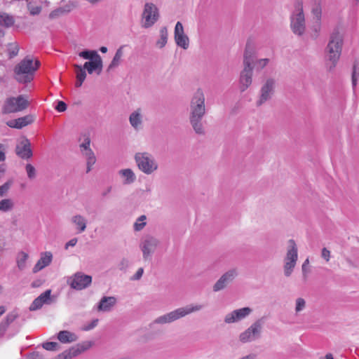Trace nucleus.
I'll use <instances>...</instances> for the list:
<instances>
[{
    "label": "nucleus",
    "instance_id": "f257e3e1",
    "mask_svg": "<svg viewBox=\"0 0 359 359\" xmlns=\"http://www.w3.org/2000/svg\"><path fill=\"white\" fill-rule=\"evenodd\" d=\"M205 95L201 88H198L194 93L189 105V122L197 135H204L205 133L203 123V118L206 113Z\"/></svg>",
    "mask_w": 359,
    "mask_h": 359
},
{
    "label": "nucleus",
    "instance_id": "f03ea898",
    "mask_svg": "<svg viewBox=\"0 0 359 359\" xmlns=\"http://www.w3.org/2000/svg\"><path fill=\"white\" fill-rule=\"evenodd\" d=\"M343 37L338 30H334L330 35L328 43L325 49V55L327 60L326 67L329 72H332L336 67L340 58Z\"/></svg>",
    "mask_w": 359,
    "mask_h": 359
},
{
    "label": "nucleus",
    "instance_id": "7ed1b4c3",
    "mask_svg": "<svg viewBox=\"0 0 359 359\" xmlns=\"http://www.w3.org/2000/svg\"><path fill=\"white\" fill-rule=\"evenodd\" d=\"M41 63L38 60H34L30 56H26L14 68L15 79L21 83H30L34 79L36 71Z\"/></svg>",
    "mask_w": 359,
    "mask_h": 359
},
{
    "label": "nucleus",
    "instance_id": "20e7f679",
    "mask_svg": "<svg viewBox=\"0 0 359 359\" xmlns=\"http://www.w3.org/2000/svg\"><path fill=\"white\" fill-rule=\"evenodd\" d=\"M255 57V51L249 45L247 44L243 55L244 68L240 75V90L241 92L245 91L252 82L253 74V60Z\"/></svg>",
    "mask_w": 359,
    "mask_h": 359
},
{
    "label": "nucleus",
    "instance_id": "39448f33",
    "mask_svg": "<svg viewBox=\"0 0 359 359\" xmlns=\"http://www.w3.org/2000/svg\"><path fill=\"white\" fill-rule=\"evenodd\" d=\"M203 308V305L201 304H189L184 307L178 308L174 311L156 318L151 323V325L154 324H167L172 323L190 313L199 311Z\"/></svg>",
    "mask_w": 359,
    "mask_h": 359
},
{
    "label": "nucleus",
    "instance_id": "423d86ee",
    "mask_svg": "<svg viewBox=\"0 0 359 359\" xmlns=\"http://www.w3.org/2000/svg\"><path fill=\"white\" fill-rule=\"evenodd\" d=\"M298 260V248L293 239L288 241L286 255L283 259L284 275L289 277L292 273Z\"/></svg>",
    "mask_w": 359,
    "mask_h": 359
},
{
    "label": "nucleus",
    "instance_id": "0eeeda50",
    "mask_svg": "<svg viewBox=\"0 0 359 359\" xmlns=\"http://www.w3.org/2000/svg\"><path fill=\"white\" fill-rule=\"evenodd\" d=\"M290 28L292 32L298 36H302L305 32L306 23L302 2L298 1L295 4V10L290 16Z\"/></svg>",
    "mask_w": 359,
    "mask_h": 359
},
{
    "label": "nucleus",
    "instance_id": "6e6552de",
    "mask_svg": "<svg viewBox=\"0 0 359 359\" xmlns=\"http://www.w3.org/2000/svg\"><path fill=\"white\" fill-rule=\"evenodd\" d=\"M264 324V318L263 317L256 320L248 329L239 334L240 341L245 344L259 339L262 335Z\"/></svg>",
    "mask_w": 359,
    "mask_h": 359
},
{
    "label": "nucleus",
    "instance_id": "1a4fd4ad",
    "mask_svg": "<svg viewBox=\"0 0 359 359\" xmlns=\"http://www.w3.org/2000/svg\"><path fill=\"white\" fill-rule=\"evenodd\" d=\"M135 159L139 169L146 174H151L158 168L153 156L147 152L137 153Z\"/></svg>",
    "mask_w": 359,
    "mask_h": 359
},
{
    "label": "nucleus",
    "instance_id": "9d476101",
    "mask_svg": "<svg viewBox=\"0 0 359 359\" xmlns=\"http://www.w3.org/2000/svg\"><path fill=\"white\" fill-rule=\"evenodd\" d=\"M143 22L142 27L149 28L152 27L159 19L158 8L153 3H146L142 14Z\"/></svg>",
    "mask_w": 359,
    "mask_h": 359
},
{
    "label": "nucleus",
    "instance_id": "9b49d317",
    "mask_svg": "<svg viewBox=\"0 0 359 359\" xmlns=\"http://www.w3.org/2000/svg\"><path fill=\"white\" fill-rule=\"evenodd\" d=\"M28 106V102L22 95L7 98L2 108V113L7 114L21 111Z\"/></svg>",
    "mask_w": 359,
    "mask_h": 359
},
{
    "label": "nucleus",
    "instance_id": "f8f14e48",
    "mask_svg": "<svg viewBox=\"0 0 359 359\" xmlns=\"http://www.w3.org/2000/svg\"><path fill=\"white\" fill-rule=\"evenodd\" d=\"M276 81L269 78L262 86L259 90V99L256 102L257 107L262 106L264 103L271 100L274 94Z\"/></svg>",
    "mask_w": 359,
    "mask_h": 359
},
{
    "label": "nucleus",
    "instance_id": "ddd939ff",
    "mask_svg": "<svg viewBox=\"0 0 359 359\" xmlns=\"http://www.w3.org/2000/svg\"><path fill=\"white\" fill-rule=\"evenodd\" d=\"M158 243V240L151 236H146L142 239L140 248L142 252V257L144 260L151 259Z\"/></svg>",
    "mask_w": 359,
    "mask_h": 359
},
{
    "label": "nucleus",
    "instance_id": "4468645a",
    "mask_svg": "<svg viewBox=\"0 0 359 359\" xmlns=\"http://www.w3.org/2000/svg\"><path fill=\"white\" fill-rule=\"evenodd\" d=\"M91 282L92 277L81 272L76 273L67 280V283L71 287L77 290H81L88 287L90 285Z\"/></svg>",
    "mask_w": 359,
    "mask_h": 359
},
{
    "label": "nucleus",
    "instance_id": "2eb2a0df",
    "mask_svg": "<svg viewBox=\"0 0 359 359\" xmlns=\"http://www.w3.org/2000/svg\"><path fill=\"white\" fill-rule=\"evenodd\" d=\"M238 276L236 269H231L224 273L214 284L212 290L214 292H219L224 290Z\"/></svg>",
    "mask_w": 359,
    "mask_h": 359
},
{
    "label": "nucleus",
    "instance_id": "dca6fc26",
    "mask_svg": "<svg viewBox=\"0 0 359 359\" xmlns=\"http://www.w3.org/2000/svg\"><path fill=\"white\" fill-rule=\"evenodd\" d=\"M90 139L88 137H86L84 140V142L80 144L81 152L86 158L87 172L90 171L92 166L96 162L95 154L93 151V150L90 148Z\"/></svg>",
    "mask_w": 359,
    "mask_h": 359
},
{
    "label": "nucleus",
    "instance_id": "f3484780",
    "mask_svg": "<svg viewBox=\"0 0 359 359\" xmlns=\"http://www.w3.org/2000/svg\"><path fill=\"white\" fill-rule=\"evenodd\" d=\"M252 312L250 307H244L239 309L233 310L232 312L227 313L224 317V322L227 324L235 323L245 319Z\"/></svg>",
    "mask_w": 359,
    "mask_h": 359
},
{
    "label": "nucleus",
    "instance_id": "a211bd4d",
    "mask_svg": "<svg viewBox=\"0 0 359 359\" xmlns=\"http://www.w3.org/2000/svg\"><path fill=\"white\" fill-rule=\"evenodd\" d=\"M174 38L176 44L187 50L189 46V37L184 34V27L180 22H177L175 27Z\"/></svg>",
    "mask_w": 359,
    "mask_h": 359
},
{
    "label": "nucleus",
    "instance_id": "6ab92c4d",
    "mask_svg": "<svg viewBox=\"0 0 359 359\" xmlns=\"http://www.w3.org/2000/svg\"><path fill=\"white\" fill-rule=\"evenodd\" d=\"M51 290H47L36 297L29 306L30 311H36L40 309L44 304H50Z\"/></svg>",
    "mask_w": 359,
    "mask_h": 359
},
{
    "label": "nucleus",
    "instance_id": "aec40b11",
    "mask_svg": "<svg viewBox=\"0 0 359 359\" xmlns=\"http://www.w3.org/2000/svg\"><path fill=\"white\" fill-rule=\"evenodd\" d=\"M16 154L22 158L27 159L32 156V151L31 144L27 139L22 140L20 144L16 146Z\"/></svg>",
    "mask_w": 359,
    "mask_h": 359
},
{
    "label": "nucleus",
    "instance_id": "412c9836",
    "mask_svg": "<svg viewBox=\"0 0 359 359\" xmlns=\"http://www.w3.org/2000/svg\"><path fill=\"white\" fill-rule=\"evenodd\" d=\"M33 121V116L32 115H27L18 118L10 120L6 123V124L10 128L21 129L22 128L31 124Z\"/></svg>",
    "mask_w": 359,
    "mask_h": 359
},
{
    "label": "nucleus",
    "instance_id": "4be33fe9",
    "mask_svg": "<svg viewBox=\"0 0 359 359\" xmlns=\"http://www.w3.org/2000/svg\"><path fill=\"white\" fill-rule=\"evenodd\" d=\"M97 57L92 61L86 62L83 65V68L86 69L88 74H92L93 72H96L97 74H100L102 69V60L100 55H96Z\"/></svg>",
    "mask_w": 359,
    "mask_h": 359
},
{
    "label": "nucleus",
    "instance_id": "5701e85b",
    "mask_svg": "<svg viewBox=\"0 0 359 359\" xmlns=\"http://www.w3.org/2000/svg\"><path fill=\"white\" fill-rule=\"evenodd\" d=\"M53 255L50 252H45L41 254V257L33 268V272L37 273L48 266L52 262Z\"/></svg>",
    "mask_w": 359,
    "mask_h": 359
},
{
    "label": "nucleus",
    "instance_id": "b1692460",
    "mask_svg": "<svg viewBox=\"0 0 359 359\" xmlns=\"http://www.w3.org/2000/svg\"><path fill=\"white\" fill-rule=\"evenodd\" d=\"M87 348L84 347L83 345H76L59 354L57 359H72V358L81 354Z\"/></svg>",
    "mask_w": 359,
    "mask_h": 359
},
{
    "label": "nucleus",
    "instance_id": "393cba45",
    "mask_svg": "<svg viewBox=\"0 0 359 359\" xmlns=\"http://www.w3.org/2000/svg\"><path fill=\"white\" fill-rule=\"evenodd\" d=\"M116 303V299L114 297H103L97 305V310L103 312L109 311Z\"/></svg>",
    "mask_w": 359,
    "mask_h": 359
},
{
    "label": "nucleus",
    "instance_id": "a878e982",
    "mask_svg": "<svg viewBox=\"0 0 359 359\" xmlns=\"http://www.w3.org/2000/svg\"><path fill=\"white\" fill-rule=\"evenodd\" d=\"M72 223L76 226L77 233H81L86 231L87 219L81 215L77 214L72 217Z\"/></svg>",
    "mask_w": 359,
    "mask_h": 359
},
{
    "label": "nucleus",
    "instance_id": "bb28decb",
    "mask_svg": "<svg viewBox=\"0 0 359 359\" xmlns=\"http://www.w3.org/2000/svg\"><path fill=\"white\" fill-rule=\"evenodd\" d=\"M18 318V314L15 312L9 313L5 320L0 323V337L3 336L9 325L13 323Z\"/></svg>",
    "mask_w": 359,
    "mask_h": 359
},
{
    "label": "nucleus",
    "instance_id": "cd10ccee",
    "mask_svg": "<svg viewBox=\"0 0 359 359\" xmlns=\"http://www.w3.org/2000/svg\"><path fill=\"white\" fill-rule=\"evenodd\" d=\"M14 24V19L12 16L6 14H0V39L4 36V32L2 29V26L9 27Z\"/></svg>",
    "mask_w": 359,
    "mask_h": 359
},
{
    "label": "nucleus",
    "instance_id": "c85d7f7f",
    "mask_svg": "<svg viewBox=\"0 0 359 359\" xmlns=\"http://www.w3.org/2000/svg\"><path fill=\"white\" fill-rule=\"evenodd\" d=\"M129 121L130 125L136 130L140 128L142 124V116L140 110L137 109L130 114L129 116Z\"/></svg>",
    "mask_w": 359,
    "mask_h": 359
},
{
    "label": "nucleus",
    "instance_id": "c756f323",
    "mask_svg": "<svg viewBox=\"0 0 359 359\" xmlns=\"http://www.w3.org/2000/svg\"><path fill=\"white\" fill-rule=\"evenodd\" d=\"M57 339L61 343L66 344L75 341L77 338L75 334L69 331L63 330L57 334Z\"/></svg>",
    "mask_w": 359,
    "mask_h": 359
},
{
    "label": "nucleus",
    "instance_id": "7c9ffc66",
    "mask_svg": "<svg viewBox=\"0 0 359 359\" xmlns=\"http://www.w3.org/2000/svg\"><path fill=\"white\" fill-rule=\"evenodd\" d=\"M76 74V87L79 88L82 86L83 82L86 78V69L79 65H74Z\"/></svg>",
    "mask_w": 359,
    "mask_h": 359
},
{
    "label": "nucleus",
    "instance_id": "2f4dec72",
    "mask_svg": "<svg viewBox=\"0 0 359 359\" xmlns=\"http://www.w3.org/2000/svg\"><path fill=\"white\" fill-rule=\"evenodd\" d=\"M29 258V255L24 251H20L17 254L16 256V264L20 271L24 270L27 266V261Z\"/></svg>",
    "mask_w": 359,
    "mask_h": 359
},
{
    "label": "nucleus",
    "instance_id": "473e14b6",
    "mask_svg": "<svg viewBox=\"0 0 359 359\" xmlns=\"http://www.w3.org/2000/svg\"><path fill=\"white\" fill-rule=\"evenodd\" d=\"M160 39L156 41V46L159 48H163L167 43L168 33L166 27H163L159 31Z\"/></svg>",
    "mask_w": 359,
    "mask_h": 359
},
{
    "label": "nucleus",
    "instance_id": "72a5a7b5",
    "mask_svg": "<svg viewBox=\"0 0 359 359\" xmlns=\"http://www.w3.org/2000/svg\"><path fill=\"white\" fill-rule=\"evenodd\" d=\"M19 46L17 43H11L8 45L7 53L9 58H13L18 55Z\"/></svg>",
    "mask_w": 359,
    "mask_h": 359
},
{
    "label": "nucleus",
    "instance_id": "f704fd0d",
    "mask_svg": "<svg viewBox=\"0 0 359 359\" xmlns=\"http://www.w3.org/2000/svg\"><path fill=\"white\" fill-rule=\"evenodd\" d=\"M96 55H98L97 51L89 50H85L79 53V55L81 57H83V59H86V60H89L90 61H92L93 60L96 58V57H97Z\"/></svg>",
    "mask_w": 359,
    "mask_h": 359
},
{
    "label": "nucleus",
    "instance_id": "c9c22d12",
    "mask_svg": "<svg viewBox=\"0 0 359 359\" xmlns=\"http://www.w3.org/2000/svg\"><path fill=\"white\" fill-rule=\"evenodd\" d=\"M255 57L253 60L252 67L253 68L255 67L257 70H261L264 69L270 61L268 58L259 59L255 61Z\"/></svg>",
    "mask_w": 359,
    "mask_h": 359
},
{
    "label": "nucleus",
    "instance_id": "e433bc0d",
    "mask_svg": "<svg viewBox=\"0 0 359 359\" xmlns=\"http://www.w3.org/2000/svg\"><path fill=\"white\" fill-rule=\"evenodd\" d=\"M321 0H314L315 6L312 8V13L316 18L317 20H320L321 18L322 10L320 6Z\"/></svg>",
    "mask_w": 359,
    "mask_h": 359
},
{
    "label": "nucleus",
    "instance_id": "4c0bfd02",
    "mask_svg": "<svg viewBox=\"0 0 359 359\" xmlns=\"http://www.w3.org/2000/svg\"><path fill=\"white\" fill-rule=\"evenodd\" d=\"M118 173H119L120 176L121 177L125 178V180H135V173L130 168L120 170L118 171Z\"/></svg>",
    "mask_w": 359,
    "mask_h": 359
},
{
    "label": "nucleus",
    "instance_id": "58836bf2",
    "mask_svg": "<svg viewBox=\"0 0 359 359\" xmlns=\"http://www.w3.org/2000/svg\"><path fill=\"white\" fill-rule=\"evenodd\" d=\"M146 219L145 215H141L137 218L133 226L135 231H141L146 226Z\"/></svg>",
    "mask_w": 359,
    "mask_h": 359
},
{
    "label": "nucleus",
    "instance_id": "ea45409f",
    "mask_svg": "<svg viewBox=\"0 0 359 359\" xmlns=\"http://www.w3.org/2000/svg\"><path fill=\"white\" fill-rule=\"evenodd\" d=\"M13 203L11 199H3L0 201V210L6 212L13 208Z\"/></svg>",
    "mask_w": 359,
    "mask_h": 359
},
{
    "label": "nucleus",
    "instance_id": "a19ab883",
    "mask_svg": "<svg viewBox=\"0 0 359 359\" xmlns=\"http://www.w3.org/2000/svg\"><path fill=\"white\" fill-rule=\"evenodd\" d=\"M306 308V301L302 297H299L295 301V312L298 313Z\"/></svg>",
    "mask_w": 359,
    "mask_h": 359
},
{
    "label": "nucleus",
    "instance_id": "79ce46f5",
    "mask_svg": "<svg viewBox=\"0 0 359 359\" xmlns=\"http://www.w3.org/2000/svg\"><path fill=\"white\" fill-rule=\"evenodd\" d=\"M44 349L47 351H56L58 349L59 344L57 342H45L42 344Z\"/></svg>",
    "mask_w": 359,
    "mask_h": 359
},
{
    "label": "nucleus",
    "instance_id": "37998d69",
    "mask_svg": "<svg viewBox=\"0 0 359 359\" xmlns=\"http://www.w3.org/2000/svg\"><path fill=\"white\" fill-rule=\"evenodd\" d=\"M13 181H6L2 186L0 187V196H4L6 195L8 191L12 186Z\"/></svg>",
    "mask_w": 359,
    "mask_h": 359
},
{
    "label": "nucleus",
    "instance_id": "c03bdc74",
    "mask_svg": "<svg viewBox=\"0 0 359 359\" xmlns=\"http://www.w3.org/2000/svg\"><path fill=\"white\" fill-rule=\"evenodd\" d=\"M309 264V258H306L302 266V274H303L304 279L307 278L308 274L310 272Z\"/></svg>",
    "mask_w": 359,
    "mask_h": 359
},
{
    "label": "nucleus",
    "instance_id": "a18cd8bd",
    "mask_svg": "<svg viewBox=\"0 0 359 359\" xmlns=\"http://www.w3.org/2000/svg\"><path fill=\"white\" fill-rule=\"evenodd\" d=\"M26 172L29 178L32 179L36 177V169L31 164H27Z\"/></svg>",
    "mask_w": 359,
    "mask_h": 359
},
{
    "label": "nucleus",
    "instance_id": "49530a36",
    "mask_svg": "<svg viewBox=\"0 0 359 359\" xmlns=\"http://www.w3.org/2000/svg\"><path fill=\"white\" fill-rule=\"evenodd\" d=\"M67 104L63 101H57V104L55 107V110L59 112H63L67 109Z\"/></svg>",
    "mask_w": 359,
    "mask_h": 359
},
{
    "label": "nucleus",
    "instance_id": "de8ad7c7",
    "mask_svg": "<svg viewBox=\"0 0 359 359\" xmlns=\"http://www.w3.org/2000/svg\"><path fill=\"white\" fill-rule=\"evenodd\" d=\"M129 266V261L126 258H123L118 263V267L120 270L124 271Z\"/></svg>",
    "mask_w": 359,
    "mask_h": 359
},
{
    "label": "nucleus",
    "instance_id": "09e8293b",
    "mask_svg": "<svg viewBox=\"0 0 359 359\" xmlns=\"http://www.w3.org/2000/svg\"><path fill=\"white\" fill-rule=\"evenodd\" d=\"M121 59V57H120L119 56H117L116 55H114L110 65H109L108 69H109L117 67L119 65Z\"/></svg>",
    "mask_w": 359,
    "mask_h": 359
},
{
    "label": "nucleus",
    "instance_id": "8fccbe9b",
    "mask_svg": "<svg viewBox=\"0 0 359 359\" xmlns=\"http://www.w3.org/2000/svg\"><path fill=\"white\" fill-rule=\"evenodd\" d=\"M27 359H45L42 353L39 351L33 352L27 355Z\"/></svg>",
    "mask_w": 359,
    "mask_h": 359
},
{
    "label": "nucleus",
    "instance_id": "3c124183",
    "mask_svg": "<svg viewBox=\"0 0 359 359\" xmlns=\"http://www.w3.org/2000/svg\"><path fill=\"white\" fill-rule=\"evenodd\" d=\"M321 257L325 259L326 262H328L330 259V251L326 248H323L321 252Z\"/></svg>",
    "mask_w": 359,
    "mask_h": 359
},
{
    "label": "nucleus",
    "instance_id": "603ef678",
    "mask_svg": "<svg viewBox=\"0 0 359 359\" xmlns=\"http://www.w3.org/2000/svg\"><path fill=\"white\" fill-rule=\"evenodd\" d=\"M64 12V10L63 8H59L53 11H52L50 15H49V17L50 18H54L58 15H60L61 13H62Z\"/></svg>",
    "mask_w": 359,
    "mask_h": 359
},
{
    "label": "nucleus",
    "instance_id": "864d4df0",
    "mask_svg": "<svg viewBox=\"0 0 359 359\" xmlns=\"http://www.w3.org/2000/svg\"><path fill=\"white\" fill-rule=\"evenodd\" d=\"M6 159V149L5 147L0 144V162L4 161Z\"/></svg>",
    "mask_w": 359,
    "mask_h": 359
},
{
    "label": "nucleus",
    "instance_id": "5fc2aeb1",
    "mask_svg": "<svg viewBox=\"0 0 359 359\" xmlns=\"http://www.w3.org/2000/svg\"><path fill=\"white\" fill-rule=\"evenodd\" d=\"M144 273L143 268H140L135 273V274L133 276L132 280H139L142 276V274Z\"/></svg>",
    "mask_w": 359,
    "mask_h": 359
},
{
    "label": "nucleus",
    "instance_id": "6e6d98bb",
    "mask_svg": "<svg viewBox=\"0 0 359 359\" xmlns=\"http://www.w3.org/2000/svg\"><path fill=\"white\" fill-rule=\"evenodd\" d=\"M78 239L76 238H72L65 244V249H67L69 247H74L76 245Z\"/></svg>",
    "mask_w": 359,
    "mask_h": 359
},
{
    "label": "nucleus",
    "instance_id": "4d7b16f0",
    "mask_svg": "<svg viewBox=\"0 0 359 359\" xmlns=\"http://www.w3.org/2000/svg\"><path fill=\"white\" fill-rule=\"evenodd\" d=\"M355 69H356L355 65H353V72H352V86H353V89L355 88L356 84H357V79L355 76Z\"/></svg>",
    "mask_w": 359,
    "mask_h": 359
},
{
    "label": "nucleus",
    "instance_id": "13d9d810",
    "mask_svg": "<svg viewBox=\"0 0 359 359\" xmlns=\"http://www.w3.org/2000/svg\"><path fill=\"white\" fill-rule=\"evenodd\" d=\"M97 323H98V320L97 319H95L93 320L89 325H88L85 328L84 330H92L95 327L97 326Z\"/></svg>",
    "mask_w": 359,
    "mask_h": 359
},
{
    "label": "nucleus",
    "instance_id": "bf43d9fd",
    "mask_svg": "<svg viewBox=\"0 0 359 359\" xmlns=\"http://www.w3.org/2000/svg\"><path fill=\"white\" fill-rule=\"evenodd\" d=\"M6 170V164L3 163L0 165V179L4 177L5 172Z\"/></svg>",
    "mask_w": 359,
    "mask_h": 359
},
{
    "label": "nucleus",
    "instance_id": "052dcab7",
    "mask_svg": "<svg viewBox=\"0 0 359 359\" xmlns=\"http://www.w3.org/2000/svg\"><path fill=\"white\" fill-rule=\"evenodd\" d=\"M126 46V45H122L121 46L116 50L115 55H116L117 56H119L120 57H122L123 56V48Z\"/></svg>",
    "mask_w": 359,
    "mask_h": 359
},
{
    "label": "nucleus",
    "instance_id": "680f3d73",
    "mask_svg": "<svg viewBox=\"0 0 359 359\" xmlns=\"http://www.w3.org/2000/svg\"><path fill=\"white\" fill-rule=\"evenodd\" d=\"M41 12V8L40 7H34L32 8L30 11V13L33 15H37Z\"/></svg>",
    "mask_w": 359,
    "mask_h": 359
},
{
    "label": "nucleus",
    "instance_id": "e2e57ef3",
    "mask_svg": "<svg viewBox=\"0 0 359 359\" xmlns=\"http://www.w3.org/2000/svg\"><path fill=\"white\" fill-rule=\"evenodd\" d=\"M256 356L255 354H249L244 357H242L241 359H255Z\"/></svg>",
    "mask_w": 359,
    "mask_h": 359
},
{
    "label": "nucleus",
    "instance_id": "0e129e2a",
    "mask_svg": "<svg viewBox=\"0 0 359 359\" xmlns=\"http://www.w3.org/2000/svg\"><path fill=\"white\" fill-rule=\"evenodd\" d=\"M100 50L102 53H107V47H105V46H102V47H100Z\"/></svg>",
    "mask_w": 359,
    "mask_h": 359
},
{
    "label": "nucleus",
    "instance_id": "69168bd1",
    "mask_svg": "<svg viewBox=\"0 0 359 359\" xmlns=\"http://www.w3.org/2000/svg\"><path fill=\"white\" fill-rule=\"evenodd\" d=\"M324 359H334L333 355L331 353H327L325 356Z\"/></svg>",
    "mask_w": 359,
    "mask_h": 359
},
{
    "label": "nucleus",
    "instance_id": "338daca9",
    "mask_svg": "<svg viewBox=\"0 0 359 359\" xmlns=\"http://www.w3.org/2000/svg\"><path fill=\"white\" fill-rule=\"evenodd\" d=\"M20 187H21L22 189H24L25 187V184L24 183H22L20 184Z\"/></svg>",
    "mask_w": 359,
    "mask_h": 359
}]
</instances>
